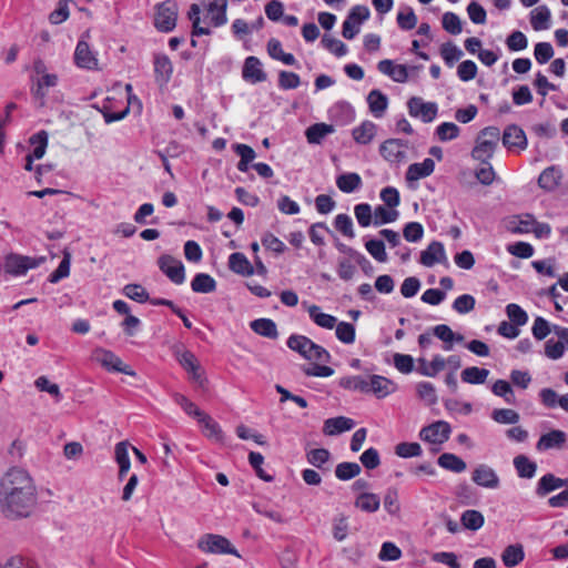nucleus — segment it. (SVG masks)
Instances as JSON below:
<instances>
[{"mask_svg":"<svg viewBox=\"0 0 568 568\" xmlns=\"http://www.w3.org/2000/svg\"><path fill=\"white\" fill-rule=\"evenodd\" d=\"M376 134V124L372 121H364L352 130V136L356 143L366 145L371 143Z\"/></svg>","mask_w":568,"mask_h":568,"instance_id":"f704fd0d","label":"nucleus"},{"mask_svg":"<svg viewBox=\"0 0 568 568\" xmlns=\"http://www.w3.org/2000/svg\"><path fill=\"white\" fill-rule=\"evenodd\" d=\"M197 546L204 552L229 554L239 558L241 557L237 550L231 545L229 539L220 535H205L199 540Z\"/></svg>","mask_w":568,"mask_h":568,"instance_id":"1a4fd4ad","label":"nucleus"},{"mask_svg":"<svg viewBox=\"0 0 568 568\" xmlns=\"http://www.w3.org/2000/svg\"><path fill=\"white\" fill-rule=\"evenodd\" d=\"M513 464L519 478L531 479L535 477L537 464L526 455H517L514 457Z\"/></svg>","mask_w":568,"mask_h":568,"instance_id":"72a5a7b5","label":"nucleus"},{"mask_svg":"<svg viewBox=\"0 0 568 568\" xmlns=\"http://www.w3.org/2000/svg\"><path fill=\"white\" fill-rule=\"evenodd\" d=\"M423 453L422 447L418 443L403 442L395 446V454L402 458H412L420 456Z\"/></svg>","mask_w":568,"mask_h":568,"instance_id":"69168bd1","label":"nucleus"},{"mask_svg":"<svg viewBox=\"0 0 568 568\" xmlns=\"http://www.w3.org/2000/svg\"><path fill=\"white\" fill-rule=\"evenodd\" d=\"M435 170V162L430 158L424 159L423 162L413 163L406 171L407 181H417L429 176Z\"/></svg>","mask_w":568,"mask_h":568,"instance_id":"a878e982","label":"nucleus"},{"mask_svg":"<svg viewBox=\"0 0 568 568\" xmlns=\"http://www.w3.org/2000/svg\"><path fill=\"white\" fill-rule=\"evenodd\" d=\"M437 464L442 468L457 474L465 471L467 468L466 463L453 453L442 454L437 459Z\"/></svg>","mask_w":568,"mask_h":568,"instance_id":"58836bf2","label":"nucleus"},{"mask_svg":"<svg viewBox=\"0 0 568 568\" xmlns=\"http://www.w3.org/2000/svg\"><path fill=\"white\" fill-rule=\"evenodd\" d=\"M369 111L375 118H382L388 105V98L378 89L372 90L367 95Z\"/></svg>","mask_w":568,"mask_h":568,"instance_id":"2f4dec72","label":"nucleus"},{"mask_svg":"<svg viewBox=\"0 0 568 568\" xmlns=\"http://www.w3.org/2000/svg\"><path fill=\"white\" fill-rule=\"evenodd\" d=\"M313 341L304 335L292 334L286 342V345L290 349L298 353L303 358L308 357L307 353L310 352L311 345Z\"/></svg>","mask_w":568,"mask_h":568,"instance_id":"37998d69","label":"nucleus"},{"mask_svg":"<svg viewBox=\"0 0 568 568\" xmlns=\"http://www.w3.org/2000/svg\"><path fill=\"white\" fill-rule=\"evenodd\" d=\"M361 470V466L357 463L343 462L335 467V476L339 480L345 481L358 476Z\"/></svg>","mask_w":568,"mask_h":568,"instance_id":"3c124183","label":"nucleus"},{"mask_svg":"<svg viewBox=\"0 0 568 568\" xmlns=\"http://www.w3.org/2000/svg\"><path fill=\"white\" fill-rule=\"evenodd\" d=\"M227 0H209L207 12L212 14L211 21L214 27L224 26L226 18Z\"/></svg>","mask_w":568,"mask_h":568,"instance_id":"c9c22d12","label":"nucleus"},{"mask_svg":"<svg viewBox=\"0 0 568 568\" xmlns=\"http://www.w3.org/2000/svg\"><path fill=\"white\" fill-rule=\"evenodd\" d=\"M551 13L547 6H539L530 12V24L534 30H547L550 27Z\"/></svg>","mask_w":568,"mask_h":568,"instance_id":"e433bc0d","label":"nucleus"},{"mask_svg":"<svg viewBox=\"0 0 568 568\" xmlns=\"http://www.w3.org/2000/svg\"><path fill=\"white\" fill-rule=\"evenodd\" d=\"M335 229L348 239L355 237L352 217L345 213L337 214L334 219Z\"/></svg>","mask_w":568,"mask_h":568,"instance_id":"052dcab7","label":"nucleus"},{"mask_svg":"<svg viewBox=\"0 0 568 568\" xmlns=\"http://www.w3.org/2000/svg\"><path fill=\"white\" fill-rule=\"evenodd\" d=\"M160 270L176 285L185 281V268L180 260L171 255H162L158 261Z\"/></svg>","mask_w":568,"mask_h":568,"instance_id":"9d476101","label":"nucleus"},{"mask_svg":"<svg viewBox=\"0 0 568 568\" xmlns=\"http://www.w3.org/2000/svg\"><path fill=\"white\" fill-rule=\"evenodd\" d=\"M446 366V361L442 355H435L430 362L426 358L420 357L417 359V368L416 371L427 377H435L439 372H442Z\"/></svg>","mask_w":568,"mask_h":568,"instance_id":"b1692460","label":"nucleus"},{"mask_svg":"<svg viewBox=\"0 0 568 568\" xmlns=\"http://www.w3.org/2000/svg\"><path fill=\"white\" fill-rule=\"evenodd\" d=\"M568 485V479L556 477L554 474L548 473L544 475L537 483L536 495L538 497H545L551 491L565 487Z\"/></svg>","mask_w":568,"mask_h":568,"instance_id":"4be33fe9","label":"nucleus"},{"mask_svg":"<svg viewBox=\"0 0 568 568\" xmlns=\"http://www.w3.org/2000/svg\"><path fill=\"white\" fill-rule=\"evenodd\" d=\"M71 254L69 252L63 253V257L57 267L50 275L48 281L52 284L60 282L70 274Z\"/></svg>","mask_w":568,"mask_h":568,"instance_id":"6e6d98bb","label":"nucleus"},{"mask_svg":"<svg viewBox=\"0 0 568 568\" xmlns=\"http://www.w3.org/2000/svg\"><path fill=\"white\" fill-rule=\"evenodd\" d=\"M463 54V51L453 42H446L440 47V55L449 68H452Z\"/></svg>","mask_w":568,"mask_h":568,"instance_id":"864d4df0","label":"nucleus"},{"mask_svg":"<svg viewBox=\"0 0 568 568\" xmlns=\"http://www.w3.org/2000/svg\"><path fill=\"white\" fill-rule=\"evenodd\" d=\"M459 133L460 129L454 122H443L435 130L437 139L442 142L455 140L459 136Z\"/></svg>","mask_w":568,"mask_h":568,"instance_id":"603ef678","label":"nucleus"},{"mask_svg":"<svg viewBox=\"0 0 568 568\" xmlns=\"http://www.w3.org/2000/svg\"><path fill=\"white\" fill-rule=\"evenodd\" d=\"M443 28L450 34H459L463 30L460 18L454 12H445L442 19Z\"/></svg>","mask_w":568,"mask_h":568,"instance_id":"338daca9","label":"nucleus"},{"mask_svg":"<svg viewBox=\"0 0 568 568\" xmlns=\"http://www.w3.org/2000/svg\"><path fill=\"white\" fill-rule=\"evenodd\" d=\"M178 8L174 2L165 1L156 7L154 26L161 32H170L176 26Z\"/></svg>","mask_w":568,"mask_h":568,"instance_id":"6e6552de","label":"nucleus"},{"mask_svg":"<svg viewBox=\"0 0 568 568\" xmlns=\"http://www.w3.org/2000/svg\"><path fill=\"white\" fill-rule=\"evenodd\" d=\"M153 64L155 81L160 85H166L173 74V64L170 58L164 53L155 54Z\"/></svg>","mask_w":568,"mask_h":568,"instance_id":"dca6fc26","label":"nucleus"},{"mask_svg":"<svg viewBox=\"0 0 568 568\" xmlns=\"http://www.w3.org/2000/svg\"><path fill=\"white\" fill-rule=\"evenodd\" d=\"M312 321L320 327L332 329L337 323V318L331 314L323 313L317 305H311L307 310Z\"/></svg>","mask_w":568,"mask_h":568,"instance_id":"ea45409f","label":"nucleus"},{"mask_svg":"<svg viewBox=\"0 0 568 568\" xmlns=\"http://www.w3.org/2000/svg\"><path fill=\"white\" fill-rule=\"evenodd\" d=\"M29 141L31 145H34L32 153L29 155H32V158L37 160L42 159L48 146V133L41 130L33 134Z\"/></svg>","mask_w":568,"mask_h":568,"instance_id":"8fccbe9b","label":"nucleus"},{"mask_svg":"<svg viewBox=\"0 0 568 568\" xmlns=\"http://www.w3.org/2000/svg\"><path fill=\"white\" fill-rule=\"evenodd\" d=\"M365 248L377 262L385 263L387 261L385 244L382 240L372 239L366 241Z\"/></svg>","mask_w":568,"mask_h":568,"instance_id":"680f3d73","label":"nucleus"},{"mask_svg":"<svg viewBox=\"0 0 568 568\" xmlns=\"http://www.w3.org/2000/svg\"><path fill=\"white\" fill-rule=\"evenodd\" d=\"M37 503L36 489L32 491V499L28 505L23 501L21 494H16L10 497H3L0 503V510L7 517L11 519L28 517Z\"/></svg>","mask_w":568,"mask_h":568,"instance_id":"7ed1b4c3","label":"nucleus"},{"mask_svg":"<svg viewBox=\"0 0 568 568\" xmlns=\"http://www.w3.org/2000/svg\"><path fill=\"white\" fill-rule=\"evenodd\" d=\"M476 301L470 294H463L455 298L453 308L459 314H467L475 308Z\"/></svg>","mask_w":568,"mask_h":568,"instance_id":"774afa93","label":"nucleus"},{"mask_svg":"<svg viewBox=\"0 0 568 568\" xmlns=\"http://www.w3.org/2000/svg\"><path fill=\"white\" fill-rule=\"evenodd\" d=\"M525 554L520 545H510L505 548L501 559L506 567H515L524 560Z\"/></svg>","mask_w":568,"mask_h":568,"instance_id":"de8ad7c7","label":"nucleus"},{"mask_svg":"<svg viewBox=\"0 0 568 568\" xmlns=\"http://www.w3.org/2000/svg\"><path fill=\"white\" fill-rule=\"evenodd\" d=\"M471 480L479 487L487 489H498L500 486V479L490 466L486 464H479L471 473Z\"/></svg>","mask_w":568,"mask_h":568,"instance_id":"f8f14e48","label":"nucleus"},{"mask_svg":"<svg viewBox=\"0 0 568 568\" xmlns=\"http://www.w3.org/2000/svg\"><path fill=\"white\" fill-rule=\"evenodd\" d=\"M499 140L500 131L497 126L484 128L476 139V144L471 150V158L483 164H488L495 153Z\"/></svg>","mask_w":568,"mask_h":568,"instance_id":"f257e3e1","label":"nucleus"},{"mask_svg":"<svg viewBox=\"0 0 568 568\" xmlns=\"http://www.w3.org/2000/svg\"><path fill=\"white\" fill-rule=\"evenodd\" d=\"M45 262L44 256H26L17 253H10L4 257L3 268L6 273L13 276L24 275L29 270L39 267Z\"/></svg>","mask_w":568,"mask_h":568,"instance_id":"20e7f679","label":"nucleus"},{"mask_svg":"<svg viewBox=\"0 0 568 568\" xmlns=\"http://www.w3.org/2000/svg\"><path fill=\"white\" fill-rule=\"evenodd\" d=\"M501 141L504 146L508 150L517 148L523 151L528 146L526 133L517 124H509L505 128Z\"/></svg>","mask_w":568,"mask_h":568,"instance_id":"4468645a","label":"nucleus"},{"mask_svg":"<svg viewBox=\"0 0 568 568\" xmlns=\"http://www.w3.org/2000/svg\"><path fill=\"white\" fill-rule=\"evenodd\" d=\"M491 418L498 424L514 425L519 422L520 415L510 408H497L493 410Z\"/></svg>","mask_w":568,"mask_h":568,"instance_id":"5fc2aeb1","label":"nucleus"},{"mask_svg":"<svg viewBox=\"0 0 568 568\" xmlns=\"http://www.w3.org/2000/svg\"><path fill=\"white\" fill-rule=\"evenodd\" d=\"M562 179V173L559 168L551 165L546 168L538 178V185L546 191L556 190Z\"/></svg>","mask_w":568,"mask_h":568,"instance_id":"bb28decb","label":"nucleus"},{"mask_svg":"<svg viewBox=\"0 0 568 568\" xmlns=\"http://www.w3.org/2000/svg\"><path fill=\"white\" fill-rule=\"evenodd\" d=\"M398 215H399V213L395 209L389 207V210H388L383 205H378L375 207V210L373 212V216H374L373 225L381 226L384 224L393 223L398 219Z\"/></svg>","mask_w":568,"mask_h":568,"instance_id":"09e8293b","label":"nucleus"},{"mask_svg":"<svg viewBox=\"0 0 568 568\" xmlns=\"http://www.w3.org/2000/svg\"><path fill=\"white\" fill-rule=\"evenodd\" d=\"M379 153L386 161L398 163L405 158V144L399 139H388L381 144Z\"/></svg>","mask_w":568,"mask_h":568,"instance_id":"f3484780","label":"nucleus"},{"mask_svg":"<svg viewBox=\"0 0 568 568\" xmlns=\"http://www.w3.org/2000/svg\"><path fill=\"white\" fill-rule=\"evenodd\" d=\"M229 267L232 272L242 276H251L254 274V267L251 262L240 252L232 253L229 256Z\"/></svg>","mask_w":568,"mask_h":568,"instance_id":"c85d7f7f","label":"nucleus"},{"mask_svg":"<svg viewBox=\"0 0 568 568\" xmlns=\"http://www.w3.org/2000/svg\"><path fill=\"white\" fill-rule=\"evenodd\" d=\"M489 375V371L477 366L466 367L462 374V381L467 384H484Z\"/></svg>","mask_w":568,"mask_h":568,"instance_id":"79ce46f5","label":"nucleus"},{"mask_svg":"<svg viewBox=\"0 0 568 568\" xmlns=\"http://www.w3.org/2000/svg\"><path fill=\"white\" fill-rule=\"evenodd\" d=\"M251 329L263 337L270 339H276L278 337V331L276 323L271 318H257L250 323Z\"/></svg>","mask_w":568,"mask_h":568,"instance_id":"7c9ffc66","label":"nucleus"},{"mask_svg":"<svg viewBox=\"0 0 568 568\" xmlns=\"http://www.w3.org/2000/svg\"><path fill=\"white\" fill-rule=\"evenodd\" d=\"M355 506L366 513H375L379 509L381 499L373 493H362L355 500Z\"/></svg>","mask_w":568,"mask_h":568,"instance_id":"c03bdc74","label":"nucleus"},{"mask_svg":"<svg viewBox=\"0 0 568 568\" xmlns=\"http://www.w3.org/2000/svg\"><path fill=\"white\" fill-rule=\"evenodd\" d=\"M407 109L412 118L419 119L424 123L433 122L438 114V104L426 102L420 97H412L407 101Z\"/></svg>","mask_w":568,"mask_h":568,"instance_id":"0eeeda50","label":"nucleus"},{"mask_svg":"<svg viewBox=\"0 0 568 568\" xmlns=\"http://www.w3.org/2000/svg\"><path fill=\"white\" fill-rule=\"evenodd\" d=\"M197 420L202 425L205 436L216 442L223 439V432L220 425L211 416L204 413Z\"/></svg>","mask_w":568,"mask_h":568,"instance_id":"49530a36","label":"nucleus"},{"mask_svg":"<svg viewBox=\"0 0 568 568\" xmlns=\"http://www.w3.org/2000/svg\"><path fill=\"white\" fill-rule=\"evenodd\" d=\"M446 260V253L443 243L433 241L426 250L422 251L419 263L426 267H432Z\"/></svg>","mask_w":568,"mask_h":568,"instance_id":"6ab92c4d","label":"nucleus"},{"mask_svg":"<svg viewBox=\"0 0 568 568\" xmlns=\"http://www.w3.org/2000/svg\"><path fill=\"white\" fill-rule=\"evenodd\" d=\"M331 118L339 124H348L355 119V111L353 106L345 101L336 102L329 109Z\"/></svg>","mask_w":568,"mask_h":568,"instance_id":"cd10ccee","label":"nucleus"},{"mask_svg":"<svg viewBox=\"0 0 568 568\" xmlns=\"http://www.w3.org/2000/svg\"><path fill=\"white\" fill-rule=\"evenodd\" d=\"M452 434V427L449 423L445 420H436L427 426H424L419 430V438L428 444L434 445L432 449L434 453L440 450V446L447 442Z\"/></svg>","mask_w":568,"mask_h":568,"instance_id":"39448f33","label":"nucleus"},{"mask_svg":"<svg viewBox=\"0 0 568 568\" xmlns=\"http://www.w3.org/2000/svg\"><path fill=\"white\" fill-rule=\"evenodd\" d=\"M321 43L326 50L338 58L344 57L348 52V49L344 42L328 34L323 36Z\"/></svg>","mask_w":568,"mask_h":568,"instance_id":"13d9d810","label":"nucleus"},{"mask_svg":"<svg viewBox=\"0 0 568 568\" xmlns=\"http://www.w3.org/2000/svg\"><path fill=\"white\" fill-rule=\"evenodd\" d=\"M354 426L355 422L352 418L344 416L333 417L324 422L323 433L327 436H335L351 430Z\"/></svg>","mask_w":568,"mask_h":568,"instance_id":"393cba45","label":"nucleus"},{"mask_svg":"<svg viewBox=\"0 0 568 568\" xmlns=\"http://www.w3.org/2000/svg\"><path fill=\"white\" fill-rule=\"evenodd\" d=\"M58 84L57 74H43L38 78L36 84L31 88V93L36 100L39 101L40 106H44L48 89Z\"/></svg>","mask_w":568,"mask_h":568,"instance_id":"aec40b11","label":"nucleus"},{"mask_svg":"<svg viewBox=\"0 0 568 568\" xmlns=\"http://www.w3.org/2000/svg\"><path fill=\"white\" fill-rule=\"evenodd\" d=\"M354 214L362 227H368L374 222L372 206L368 203H359L354 206Z\"/></svg>","mask_w":568,"mask_h":568,"instance_id":"bf43d9fd","label":"nucleus"},{"mask_svg":"<svg viewBox=\"0 0 568 568\" xmlns=\"http://www.w3.org/2000/svg\"><path fill=\"white\" fill-rule=\"evenodd\" d=\"M566 439L567 435L565 432L554 429L540 436L536 444V448L539 452L560 448L565 444Z\"/></svg>","mask_w":568,"mask_h":568,"instance_id":"5701e85b","label":"nucleus"},{"mask_svg":"<svg viewBox=\"0 0 568 568\" xmlns=\"http://www.w3.org/2000/svg\"><path fill=\"white\" fill-rule=\"evenodd\" d=\"M89 37V33L82 36V38ZM74 63L77 67L85 70L98 69L97 54L90 49L89 43L84 39H80L74 50Z\"/></svg>","mask_w":568,"mask_h":568,"instance_id":"9b49d317","label":"nucleus"},{"mask_svg":"<svg viewBox=\"0 0 568 568\" xmlns=\"http://www.w3.org/2000/svg\"><path fill=\"white\" fill-rule=\"evenodd\" d=\"M233 150L240 156V161L236 165L237 170L243 173L247 172L250 163L253 162L256 156L255 151L250 145L242 143L233 144Z\"/></svg>","mask_w":568,"mask_h":568,"instance_id":"4c0bfd02","label":"nucleus"},{"mask_svg":"<svg viewBox=\"0 0 568 568\" xmlns=\"http://www.w3.org/2000/svg\"><path fill=\"white\" fill-rule=\"evenodd\" d=\"M336 337L344 344H353L355 342V326L347 322L336 323Z\"/></svg>","mask_w":568,"mask_h":568,"instance_id":"0e129e2a","label":"nucleus"},{"mask_svg":"<svg viewBox=\"0 0 568 568\" xmlns=\"http://www.w3.org/2000/svg\"><path fill=\"white\" fill-rule=\"evenodd\" d=\"M363 185L362 178L358 173L347 172L336 178V186L343 193H353Z\"/></svg>","mask_w":568,"mask_h":568,"instance_id":"473e14b6","label":"nucleus"},{"mask_svg":"<svg viewBox=\"0 0 568 568\" xmlns=\"http://www.w3.org/2000/svg\"><path fill=\"white\" fill-rule=\"evenodd\" d=\"M242 77L245 81L253 84L263 82L267 78L266 73L262 69V62L254 55H250L245 59L242 69Z\"/></svg>","mask_w":568,"mask_h":568,"instance_id":"2eb2a0df","label":"nucleus"},{"mask_svg":"<svg viewBox=\"0 0 568 568\" xmlns=\"http://www.w3.org/2000/svg\"><path fill=\"white\" fill-rule=\"evenodd\" d=\"M462 525L469 530L476 531L484 526V515L475 509L465 510L460 516Z\"/></svg>","mask_w":568,"mask_h":568,"instance_id":"a18cd8bd","label":"nucleus"},{"mask_svg":"<svg viewBox=\"0 0 568 568\" xmlns=\"http://www.w3.org/2000/svg\"><path fill=\"white\" fill-rule=\"evenodd\" d=\"M123 294L138 303H145L150 300L149 293L140 284H126L123 287Z\"/></svg>","mask_w":568,"mask_h":568,"instance_id":"e2e57ef3","label":"nucleus"},{"mask_svg":"<svg viewBox=\"0 0 568 568\" xmlns=\"http://www.w3.org/2000/svg\"><path fill=\"white\" fill-rule=\"evenodd\" d=\"M377 69L381 73L388 75L393 81L405 83L408 80V69L404 64H395L392 60L385 59L378 62Z\"/></svg>","mask_w":568,"mask_h":568,"instance_id":"a211bd4d","label":"nucleus"},{"mask_svg":"<svg viewBox=\"0 0 568 568\" xmlns=\"http://www.w3.org/2000/svg\"><path fill=\"white\" fill-rule=\"evenodd\" d=\"M501 223L504 229L511 234H526L530 233V229L534 227V215L530 213L509 215Z\"/></svg>","mask_w":568,"mask_h":568,"instance_id":"ddd939ff","label":"nucleus"},{"mask_svg":"<svg viewBox=\"0 0 568 568\" xmlns=\"http://www.w3.org/2000/svg\"><path fill=\"white\" fill-rule=\"evenodd\" d=\"M191 288L195 293H211L216 290V281L206 273H197L191 282Z\"/></svg>","mask_w":568,"mask_h":568,"instance_id":"a19ab883","label":"nucleus"},{"mask_svg":"<svg viewBox=\"0 0 568 568\" xmlns=\"http://www.w3.org/2000/svg\"><path fill=\"white\" fill-rule=\"evenodd\" d=\"M367 386L368 393H373L377 398H384L395 390L394 382L381 375H372Z\"/></svg>","mask_w":568,"mask_h":568,"instance_id":"412c9836","label":"nucleus"},{"mask_svg":"<svg viewBox=\"0 0 568 568\" xmlns=\"http://www.w3.org/2000/svg\"><path fill=\"white\" fill-rule=\"evenodd\" d=\"M200 13H201L200 6L196 3L191 4L187 16H189V19L192 21V28H193L192 36L193 37H199V36H204V34L211 33V30L209 28L200 26V22H201Z\"/></svg>","mask_w":568,"mask_h":568,"instance_id":"4d7b16f0","label":"nucleus"},{"mask_svg":"<svg viewBox=\"0 0 568 568\" xmlns=\"http://www.w3.org/2000/svg\"><path fill=\"white\" fill-rule=\"evenodd\" d=\"M171 352L183 369L189 373L190 378L200 386H203L205 379L201 373V366L195 355L186 349L182 343L172 345Z\"/></svg>","mask_w":568,"mask_h":568,"instance_id":"f03ea898","label":"nucleus"},{"mask_svg":"<svg viewBox=\"0 0 568 568\" xmlns=\"http://www.w3.org/2000/svg\"><path fill=\"white\" fill-rule=\"evenodd\" d=\"M334 132L335 129L332 124L321 122L308 126L305 131V136L310 144H321L328 134Z\"/></svg>","mask_w":568,"mask_h":568,"instance_id":"c756f323","label":"nucleus"},{"mask_svg":"<svg viewBox=\"0 0 568 568\" xmlns=\"http://www.w3.org/2000/svg\"><path fill=\"white\" fill-rule=\"evenodd\" d=\"M93 359L109 372H118L130 376L135 375L134 371L129 365H124L122 359L112 351L98 347L93 351Z\"/></svg>","mask_w":568,"mask_h":568,"instance_id":"423d86ee","label":"nucleus"}]
</instances>
